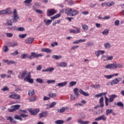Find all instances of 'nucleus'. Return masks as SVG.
Returning <instances> with one entry per match:
<instances>
[{
	"instance_id": "obj_16",
	"label": "nucleus",
	"mask_w": 124,
	"mask_h": 124,
	"mask_svg": "<svg viewBox=\"0 0 124 124\" xmlns=\"http://www.w3.org/2000/svg\"><path fill=\"white\" fill-rule=\"evenodd\" d=\"M34 40V39L33 38H32V37L27 38L25 40V42L27 44H31V43L33 42Z\"/></svg>"
},
{
	"instance_id": "obj_2",
	"label": "nucleus",
	"mask_w": 124,
	"mask_h": 124,
	"mask_svg": "<svg viewBox=\"0 0 124 124\" xmlns=\"http://www.w3.org/2000/svg\"><path fill=\"white\" fill-rule=\"evenodd\" d=\"M20 112H21L22 113L19 115H16L14 117V119L15 120H18V121H23V119H26V118H28L29 117V115L28 114H27L28 113V111L27 110H24V109H19Z\"/></svg>"
},
{
	"instance_id": "obj_37",
	"label": "nucleus",
	"mask_w": 124,
	"mask_h": 124,
	"mask_svg": "<svg viewBox=\"0 0 124 124\" xmlns=\"http://www.w3.org/2000/svg\"><path fill=\"white\" fill-rule=\"evenodd\" d=\"M34 94V90H29L28 91V95L31 96Z\"/></svg>"
},
{
	"instance_id": "obj_4",
	"label": "nucleus",
	"mask_w": 124,
	"mask_h": 124,
	"mask_svg": "<svg viewBox=\"0 0 124 124\" xmlns=\"http://www.w3.org/2000/svg\"><path fill=\"white\" fill-rule=\"evenodd\" d=\"M61 14H57L54 16H52L51 17V20L48 19L47 20H46V19L44 20V23H45L46 25V26H49L52 23V21L53 20H55V19H57V18H59V17H61Z\"/></svg>"
},
{
	"instance_id": "obj_14",
	"label": "nucleus",
	"mask_w": 124,
	"mask_h": 124,
	"mask_svg": "<svg viewBox=\"0 0 124 124\" xmlns=\"http://www.w3.org/2000/svg\"><path fill=\"white\" fill-rule=\"evenodd\" d=\"M29 111L31 114V115H36V114H38V113H39V109L36 108L34 110L30 109L29 110Z\"/></svg>"
},
{
	"instance_id": "obj_58",
	"label": "nucleus",
	"mask_w": 124,
	"mask_h": 124,
	"mask_svg": "<svg viewBox=\"0 0 124 124\" xmlns=\"http://www.w3.org/2000/svg\"><path fill=\"white\" fill-rule=\"evenodd\" d=\"M76 33H80L81 32V31H80V29L78 27H76Z\"/></svg>"
},
{
	"instance_id": "obj_15",
	"label": "nucleus",
	"mask_w": 124,
	"mask_h": 124,
	"mask_svg": "<svg viewBox=\"0 0 124 124\" xmlns=\"http://www.w3.org/2000/svg\"><path fill=\"white\" fill-rule=\"evenodd\" d=\"M11 13H12V12L8 9L0 11V15H3V14H11Z\"/></svg>"
},
{
	"instance_id": "obj_55",
	"label": "nucleus",
	"mask_w": 124,
	"mask_h": 124,
	"mask_svg": "<svg viewBox=\"0 0 124 124\" xmlns=\"http://www.w3.org/2000/svg\"><path fill=\"white\" fill-rule=\"evenodd\" d=\"M42 69V67L41 66V65H39L36 67V70H37L38 71H40V70H41Z\"/></svg>"
},
{
	"instance_id": "obj_28",
	"label": "nucleus",
	"mask_w": 124,
	"mask_h": 124,
	"mask_svg": "<svg viewBox=\"0 0 124 124\" xmlns=\"http://www.w3.org/2000/svg\"><path fill=\"white\" fill-rule=\"evenodd\" d=\"M42 52H45L46 53H51V50L47 48H43L41 49Z\"/></svg>"
},
{
	"instance_id": "obj_52",
	"label": "nucleus",
	"mask_w": 124,
	"mask_h": 124,
	"mask_svg": "<svg viewBox=\"0 0 124 124\" xmlns=\"http://www.w3.org/2000/svg\"><path fill=\"white\" fill-rule=\"evenodd\" d=\"M55 82H56L55 80H48L46 81V83L47 84H52V83H55Z\"/></svg>"
},
{
	"instance_id": "obj_12",
	"label": "nucleus",
	"mask_w": 124,
	"mask_h": 124,
	"mask_svg": "<svg viewBox=\"0 0 124 124\" xmlns=\"http://www.w3.org/2000/svg\"><path fill=\"white\" fill-rule=\"evenodd\" d=\"M48 116V111H43L41 112L39 115V119H42V118H44V117H47Z\"/></svg>"
},
{
	"instance_id": "obj_61",
	"label": "nucleus",
	"mask_w": 124,
	"mask_h": 124,
	"mask_svg": "<svg viewBox=\"0 0 124 124\" xmlns=\"http://www.w3.org/2000/svg\"><path fill=\"white\" fill-rule=\"evenodd\" d=\"M31 1H32V0H25L24 1V3H31Z\"/></svg>"
},
{
	"instance_id": "obj_44",
	"label": "nucleus",
	"mask_w": 124,
	"mask_h": 124,
	"mask_svg": "<svg viewBox=\"0 0 124 124\" xmlns=\"http://www.w3.org/2000/svg\"><path fill=\"white\" fill-rule=\"evenodd\" d=\"M113 60V56H108L107 55V59H106V61L108 62V61H112Z\"/></svg>"
},
{
	"instance_id": "obj_31",
	"label": "nucleus",
	"mask_w": 124,
	"mask_h": 124,
	"mask_svg": "<svg viewBox=\"0 0 124 124\" xmlns=\"http://www.w3.org/2000/svg\"><path fill=\"white\" fill-rule=\"evenodd\" d=\"M77 84L76 81H71L69 83V88H71V87H73V86H75Z\"/></svg>"
},
{
	"instance_id": "obj_22",
	"label": "nucleus",
	"mask_w": 124,
	"mask_h": 124,
	"mask_svg": "<svg viewBox=\"0 0 124 124\" xmlns=\"http://www.w3.org/2000/svg\"><path fill=\"white\" fill-rule=\"evenodd\" d=\"M79 13V11L76 10H74L73 11H72V14L71 15V16L73 17V16H76V15H78Z\"/></svg>"
},
{
	"instance_id": "obj_35",
	"label": "nucleus",
	"mask_w": 124,
	"mask_h": 124,
	"mask_svg": "<svg viewBox=\"0 0 124 124\" xmlns=\"http://www.w3.org/2000/svg\"><path fill=\"white\" fill-rule=\"evenodd\" d=\"M8 29V30H10V31H17V26H11Z\"/></svg>"
},
{
	"instance_id": "obj_63",
	"label": "nucleus",
	"mask_w": 124,
	"mask_h": 124,
	"mask_svg": "<svg viewBox=\"0 0 124 124\" xmlns=\"http://www.w3.org/2000/svg\"><path fill=\"white\" fill-rule=\"evenodd\" d=\"M13 119V118L11 116H8L7 117V121H10V122H12Z\"/></svg>"
},
{
	"instance_id": "obj_33",
	"label": "nucleus",
	"mask_w": 124,
	"mask_h": 124,
	"mask_svg": "<svg viewBox=\"0 0 124 124\" xmlns=\"http://www.w3.org/2000/svg\"><path fill=\"white\" fill-rule=\"evenodd\" d=\"M55 124H64V121L62 120H56L55 122Z\"/></svg>"
},
{
	"instance_id": "obj_62",
	"label": "nucleus",
	"mask_w": 124,
	"mask_h": 124,
	"mask_svg": "<svg viewBox=\"0 0 124 124\" xmlns=\"http://www.w3.org/2000/svg\"><path fill=\"white\" fill-rule=\"evenodd\" d=\"M95 26L96 28H102V25L99 24V23H96Z\"/></svg>"
},
{
	"instance_id": "obj_46",
	"label": "nucleus",
	"mask_w": 124,
	"mask_h": 124,
	"mask_svg": "<svg viewBox=\"0 0 124 124\" xmlns=\"http://www.w3.org/2000/svg\"><path fill=\"white\" fill-rule=\"evenodd\" d=\"M26 36H27V34H22L18 35V37H19V38H25Z\"/></svg>"
},
{
	"instance_id": "obj_51",
	"label": "nucleus",
	"mask_w": 124,
	"mask_h": 124,
	"mask_svg": "<svg viewBox=\"0 0 124 124\" xmlns=\"http://www.w3.org/2000/svg\"><path fill=\"white\" fill-rule=\"evenodd\" d=\"M35 100H36V98L34 97H31L29 98V101L30 102H31L32 101H35Z\"/></svg>"
},
{
	"instance_id": "obj_43",
	"label": "nucleus",
	"mask_w": 124,
	"mask_h": 124,
	"mask_svg": "<svg viewBox=\"0 0 124 124\" xmlns=\"http://www.w3.org/2000/svg\"><path fill=\"white\" fill-rule=\"evenodd\" d=\"M102 33L104 35H107L109 33V30L106 29L102 32Z\"/></svg>"
},
{
	"instance_id": "obj_64",
	"label": "nucleus",
	"mask_w": 124,
	"mask_h": 124,
	"mask_svg": "<svg viewBox=\"0 0 124 124\" xmlns=\"http://www.w3.org/2000/svg\"><path fill=\"white\" fill-rule=\"evenodd\" d=\"M47 68H48V70L49 72H52V71H54V70H55V69L53 67Z\"/></svg>"
},
{
	"instance_id": "obj_40",
	"label": "nucleus",
	"mask_w": 124,
	"mask_h": 124,
	"mask_svg": "<svg viewBox=\"0 0 124 124\" xmlns=\"http://www.w3.org/2000/svg\"><path fill=\"white\" fill-rule=\"evenodd\" d=\"M17 31H25V28L23 27H17Z\"/></svg>"
},
{
	"instance_id": "obj_56",
	"label": "nucleus",
	"mask_w": 124,
	"mask_h": 124,
	"mask_svg": "<svg viewBox=\"0 0 124 124\" xmlns=\"http://www.w3.org/2000/svg\"><path fill=\"white\" fill-rule=\"evenodd\" d=\"M6 36L7 37H12V36H13V34H12V33H7Z\"/></svg>"
},
{
	"instance_id": "obj_38",
	"label": "nucleus",
	"mask_w": 124,
	"mask_h": 124,
	"mask_svg": "<svg viewBox=\"0 0 124 124\" xmlns=\"http://www.w3.org/2000/svg\"><path fill=\"white\" fill-rule=\"evenodd\" d=\"M36 82H37V83H39L40 84H42L44 83V82L43 81V80L39 78L36 79Z\"/></svg>"
},
{
	"instance_id": "obj_49",
	"label": "nucleus",
	"mask_w": 124,
	"mask_h": 124,
	"mask_svg": "<svg viewBox=\"0 0 124 124\" xmlns=\"http://www.w3.org/2000/svg\"><path fill=\"white\" fill-rule=\"evenodd\" d=\"M114 25L116 27L119 26L120 25V20H115L114 22Z\"/></svg>"
},
{
	"instance_id": "obj_9",
	"label": "nucleus",
	"mask_w": 124,
	"mask_h": 124,
	"mask_svg": "<svg viewBox=\"0 0 124 124\" xmlns=\"http://www.w3.org/2000/svg\"><path fill=\"white\" fill-rule=\"evenodd\" d=\"M105 68L107 69H116L117 66L115 63H109L105 66Z\"/></svg>"
},
{
	"instance_id": "obj_6",
	"label": "nucleus",
	"mask_w": 124,
	"mask_h": 124,
	"mask_svg": "<svg viewBox=\"0 0 124 124\" xmlns=\"http://www.w3.org/2000/svg\"><path fill=\"white\" fill-rule=\"evenodd\" d=\"M56 13H57V11H56L55 9H48L46 11V15L48 17H51V16L55 15Z\"/></svg>"
},
{
	"instance_id": "obj_20",
	"label": "nucleus",
	"mask_w": 124,
	"mask_h": 124,
	"mask_svg": "<svg viewBox=\"0 0 124 124\" xmlns=\"http://www.w3.org/2000/svg\"><path fill=\"white\" fill-rule=\"evenodd\" d=\"M79 93L80 94H82L83 95H84V96H89L90 95L89 93L85 92L82 89L79 90Z\"/></svg>"
},
{
	"instance_id": "obj_41",
	"label": "nucleus",
	"mask_w": 124,
	"mask_h": 124,
	"mask_svg": "<svg viewBox=\"0 0 124 124\" xmlns=\"http://www.w3.org/2000/svg\"><path fill=\"white\" fill-rule=\"evenodd\" d=\"M82 28L84 31H88L89 30V27L87 25H82Z\"/></svg>"
},
{
	"instance_id": "obj_27",
	"label": "nucleus",
	"mask_w": 124,
	"mask_h": 124,
	"mask_svg": "<svg viewBox=\"0 0 124 124\" xmlns=\"http://www.w3.org/2000/svg\"><path fill=\"white\" fill-rule=\"evenodd\" d=\"M112 113H113V109H107L106 110V115L107 116H109Z\"/></svg>"
},
{
	"instance_id": "obj_48",
	"label": "nucleus",
	"mask_w": 124,
	"mask_h": 124,
	"mask_svg": "<svg viewBox=\"0 0 124 124\" xmlns=\"http://www.w3.org/2000/svg\"><path fill=\"white\" fill-rule=\"evenodd\" d=\"M116 68H122L123 66H124V65H123V64L122 63H119L118 64L116 63Z\"/></svg>"
},
{
	"instance_id": "obj_10",
	"label": "nucleus",
	"mask_w": 124,
	"mask_h": 124,
	"mask_svg": "<svg viewBox=\"0 0 124 124\" xmlns=\"http://www.w3.org/2000/svg\"><path fill=\"white\" fill-rule=\"evenodd\" d=\"M9 98H12V99H20L21 95L18 94H12L9 95Z\"/></svg>"
},
{
	"instance_id": "obj_19",
	"label": "nucleus",
	"mask_w": 124,
	"mask_h": 124,
	"mask_svg": "<svg viewBox=\"0 0 124 124\" xmlns=\"http://www.w3.org/2000/svg\"><path fill=\"white\" fill-rule=\"evenodd\" d=\"M77 123L80 124H90V122L88 121H84L81 119H79L78 120Z\"/></svg>"
},
{
	"instance_id": "obj_24",
	"label": "nucleus",
	"mask_w": 124,
	"mask_h": 124,
	"mask_svg": "<svg viewBox=\"0 0 124 124\" xmlns=\"http://www.w3.org/2000/svg\"><path fill=\"white\" fill-rule=\"evenodd\" d=\"M5 25L6 26H12V19H7Z\"/></svg>"
},
{
	"instance_id": "obj_8",
	"label": "nucleus",
	"mask_w": 124,
	"mask_h": 124,
	"mask_svg": "<svg viewBox=\"0 0 124 124\" xmlns=\"http://www.w3.org/2000/svg\"><path fill=\"white\" fill-rule=\"evenodd\" d=\"M20 107H21L20 105H13L11 107V108L8 109V110L10 112H14V111L18 110Z\"/></svg>"
},
{
	"instance_id": "obj_34",
	"label": "nucleus",
	"mask_w": 124,
	"mask_h": 124,
	"mask_svg": "<svg viewBox=\"0 0 124 124\" xmlns=\"http://www.w3.org/2000/svg\"><path fill=\"white\" fill-rule=\"evenodd\" d=\"M52 59H54L55 60H60V59H62V56L61 55H53L52 56Z\"/></svg>"
},
{
	"instance_id": "obj_18",
	"label": "nucleus",
	"mask_w": 124,
	"mask_h": 124,
	"mask_svg": "<svg viewBox=\"0 0 124 124\" xmlns=\"http://www.w3.org/2000/svg\"><path fill=\"white\" fill-rule=\"evenodd\" d=\"M67 85V81H64L63 82L59 83L57 84V87H65Z\"/></svg>"
},
{
	"instance_id": "obj_36",
	"label": "nucleus",
	"mask_w": 124,
	"mask_h": 124,
	"mask_svg": "<svg viewBox=\"0 0 124 124\" xmlns=\"http://www.w3.org/2000/svg\"><path fill=\"white\" fill-rule=\"evenodd\" d=\"M28 57H29V55L28 54H23L21 55V58L23 60H25L26 58H28V59H29Z\"/></svg>"
},
{
	"instance_id": "obj_3",
	"label": "nucleus",
	"mask_w": 124,
	"mask_h": 124,
	"mask_svg": "<svg viewBox=\"0 0 124 124\" xmlns=\"http://www.w3.org/2000/svg\"><path fill=\"white\" fill-rule=\"evenodd\" d=\"M41 57H43V54H38V53L32 52H31V55L29 56L28 59H29V60H33V59H37Z\"/></svg>"
},
{
	"instance_id": "obj_47",
	"label": "nucleus",
	"mask_w": 124,
	"mask_h": 124,
	"mask_svg": "<svg viewBox=\"0 0 124 124\" xmlns=\"http://www.w3.org/2000/svg\"><path fill=\"white\" fill-rule=\"evenodd\" d=\"M104 77L106 78L107 79H111L112 77H114V76H112V75H105Z\"/></svg>"
},
{
	"instance_id": "obj_59",
	"label": "nucleus",
	"mask_w": 124,
	"mask_h": 124,
	"mask_svg": "<svg viewBox=\"0 0 124 124\" xmlns=\"http://www.w3.org/2000/svg\"><path fill=\"white\" fill-rule=\"evenodd\" d=\"M95 54L96 55V56L97 57V58H98V57H99V56H100V53L99 52V50L98 51H96L95 52Z\"/></svg>"
},
{
	"instance_id": "obj_45",
	"label": "nucleus",
	"mask_w": 124,
	"mask_h": 124,
	"mask_svg": "<svg viewBox=\"0 0 124 124\" xmlns=\"http://www.w3.org/2000/svg\"><path fill=\"white\" fill-rule=\"evenodd\" d=\"M55 105H57V102H53L52 103H51L50 104L49 107V108H53V107H54V106H55Z\"/></svg>"
},
{
	"instance_id": "obj_5",
	"label": "nucleus",
	"mask_w": 124,
	"mask_h": 124,
	"mask_svg": "<svg viewBox=\"0 0 124 124\" xmlns=\"http://www.w3.org/2000/svg\"><path fill=\"white\" fill-rule=\"evenodd\" d=\"M122 78H116L114 79L109 82V83L111 85V86H114V85H117V84H119V83H120V81H122Z\"/></svg>"
},
{
	"instance_id": "obj_1",
	"label": "nucleus",
	"mask_w": 124,
	"mask_h": 124,
	"mask_svg": "<svg viewBox=\"0 0 124 124\" xmlns=\"http://www.w3.org/2000/svg\"><path fill=\"white\" fill-rule=\"evenodd\" d=\"M31 72L27 73V71H24L21 74H19L18 76V79L23 80L24 78V81L28 82L30 84H33V79L31 78Z\"/></svg>"
},
{
	"instance_id": "obj_25",
	"label": "nucleus",
	"mask_w": 124,
	"mask_h": 124,
	"mask_svg": "<svg viewBox=\"0 0 124 124\" xmlns=\"http://www.w3.org/2000/svg\"><path fill=\"white\" fill-rule=\"evenodd\" d=\"M66 109V108L63 107L61 108L58 109L57 112H58V113H63L65 112Z\"/></svg>"
},
{
	"instance_id": "obj_11",
	"label": "nucleus",
	"mask_w": 124,
	"mask_h": 124,
	"mask_svg": "<svg viewBox=\"0 0 124 124\" xmlns=\"http://www.w3.org/2000/svg\"><path fill=\"white\" fill-rule=\"evenodd\" d=\"M107 120L106 117H105V115H101L100 116L94 119V121H103V122H105Z\"/></svg>"
},
{
	"instance_id": "obj_42",
	"label": "nucleus",
	"mask_w": 124,
	"mask_h": 124,
	"mask_svg": "<svg viewBox=\"0 0 124 124\" xmlns=\"http://www.w3.org/2000/svg\"><path fill=\"white\" fill-rule=\"evenodd\" d=\"M8 50H9V48H8V47L7 46H5L3 47V50L5 53H6V52H7Z\"/></svg>"
},
{
	"instance_id": "obj_7",
	"label": "nucleus",
	"mask_w": 124,
	"mask_h": 124,
	"mask_svg": "<svg viewBox=\"0 0 124 124\" xmlns=\"http://www.w3.org/2000/svg\"><path fill=\"white\" fill-rule=\"evenodd\" d=\"M13 18V23H17L18 22L19 17V16L17 15V10L16 9L14 10Z\"/></svg>"
},
{
	"instance_id": "obj_26",
	"label": "nucleus",
	"mask_w": 124,
	"mask_h": 124,
	"mask_svg": "<svg viewBox=\"0 0 124 124\" xmlns=\"http://www.w3.org/2000/svg\"><path fill=\"white\" fill-rule=\"evenodd\" d=\"M74 93L75 94V95L77 96V97H78L80 94H79V93H78V88H76L74 89L73 90Z\"/></svg>"
},
{
	"instance_id": "obj_17",
	"label": "nucleus",
	"mask_w": 124,
	"mask_h": 124,
	"mask_svg": "<svg viewBox=\"0 0 124 124\" xmlns=\"http://www.w3.org/2000/svg\"><path fill=\"white\" fill-rule=\"evenodd\" d=\"M72 12V8H68L65 10V13L67 15V16H71Z\"/></svg>"
},
{
	"instance_id": "obj_57",
	"label": "nucleus",
	"mask_w": 124,
	"mask_h": 124,
	"mask_svg": "<svg viewBox=\"0 0 124 124\" xmlns=\"http://www.w3.org/2000/svg\"><path fill=\"white\" fill-rule=\"evenodd\" d=\"M1 90L2 91H3V92H6L7 91H9V88H8L7 87H5L3 88Z\"/></svg>"
},
{
	"instance_id": "obj_39",
	"label": "nucleus",
	"mask_w": 124,
	"mask_h": 124,
	"mask_svg": "<svg viewBox=\"0 0 124 124\" xmlns=\"http://www.w3.org/2000/svg\"><path fill=\"white\" fill-rule=\"evenodd\" d=\"M48 95L50 96V97H52V98H54V97H56V96H57V94L56 93H49L48 94Z\"/></svg>"
},
{
	"instance_id": "obj_50",
	"label": "nucleus",
	"mask_w": 124,
	"mask_h": 124,
	"mask_svg": "<svg viewBox=\"0 0 124 124\" xmlns=\"http://www.w3.org/2000/svg\"><path fill=\"white\" fill-rule=\"evenodd\" d=\"M116 105L117 106H120V107H124V104H123V102H117Z\"/></svg>"
},
{
	"instance_id": "obj_54",
	"label": "nucleus",
	"mask_w": 124,
	"mask_h": 124,
	"mask_svg": "<svg viewBox=\"0 0 124 124\" xmlns=\"http://www.w3.org/2000/svg\"><path fill=\"white\" fill-rule=\"evenodd\" d=\"M18 54H19V52L18 51L16 50L14 52L11 53V55H12V56H16V55H18Z\"/></svg>"
},
{
	"instance_id": "obj_32",
	"label": "nucleus",
	"mask_w": 124,
	"mask_h": 124,
	"mask_svg": "<svg viewBox=\"0 0 124 124\" xmlns=\"http://www.w3.org/2000/svg\"><path fill=\"white\" fill-rule=\"evenodd\" d=\"M33 10L36 12V13H38L39 14H43V11L40 10L39 9H35L34 8V5L33 6Z\"/></svg>"
},
{
	"instance_id": "obj_53",
	"label": "nucleus",
	"mask_w": 124,
	"mask_h": 124,
	"mask_svg": "<svg viewBox=\"0 0 124 124\" xmlns=\"http://www.w3.org/2000/svg\"><path fill=\"white\" fill-rule=\"evenodd\" d=\"M15 63H16V62L14 61H9L8 62V65H10V64H15Z\"/></svg>"
},
{
	"instance_id": "obj_13",
	"label": "nucleus",
	"mask_w": 124,
	"mask_h": 124,
	"mask_svg": "<svg viewBox=\"0 0 124 124\" xmlns=\"http://www.w3.org/2000/svg\"><path fill=\"white\" fill-rule=\"evenodd\" d=\"M56 65L59 67H66L67 66V63L65 62H57L56 63Z\"/></svg>"
},
{
	"instance_id": "obj_60",
	"label": "nucleus",
	"mask_w": 124,
	"mask_h": 124,
	"mask_svg": "<svg viewBox=\"0 0 124 124\" xmlns=\"http://www.w3.org/2000/svg\"><path fill=\"white\" fill-rule=\"evenodd\" d=\"M49 99H50V97H47L46 96H45L43 98V100L44 101H46V100H49Z\"/></svg>"
},
{
	"instance_id": "obj_21",
	"label": "nucleus",
	"mask_w": 124,
	"mask_h": 124,
	"mask_svg": "<svg viewBox=\"0 0 124 124\" xmlns=\"http://www.w3.org/2000/svg\"><path fill=\"white\" fill-rule=\"evenodd\" d=\"M104 100V98L103 97H101V98L99 100V103L101 107H104V102H103Z\"/></svg>"
},
{
	"instance_id": "obj_23",
	"label": "nucleus",
	"mask_w": 124,
	"mask_h": 124,
	"mask_svg": "<svg viewBox=\"0 0 124 124\" xmlns=\"http://www.w3.org/2000/svg\"><path fill=\"white\" fill-rule=\"evenodd\" d=\"M117 95L115 94H112L109 96V102H113L114 101V98H116Z\"/></svg>"
},
{
	"instance_id": "obj_30",
	"label": "nucleus",
	"mask_w": 124,
	"mask_h": 124,
	"mask_svg": "<svg viewBox=\"0 0 124 124\" xmlns=\"http://www.w3.org/2000/svg\"><path fill=\"white\" fill-rule=\"evenodd\" d=\"M104 46L106 49H110L111 48V44L109 43H105Z\"/></svg>"
},
{
	"instance_id": "obj_29",
	"label": "nucleus",
	"mask_w": 124,
	"mask_h": 124,
	"mask_svg": "<svg viewBox=\"0 0 124 124\" xmlns=\"http://www.w3.org/2000/svg\"><path fill=\"white\" fill-rule=\"evenodd\" d=\"M17 46H18L17 43H11L9 45V47H12L13 48H14V47H16Z\"/></svg>"
}]
</instances>
